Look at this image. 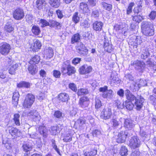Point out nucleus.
Returning <instances> with one entry per match:
<instances>
[{
  "instance_id": "1",
  "label": "nucleus",
  "mask_w": 156,
  "mask_h": 156,
  "mask_svg": "<svg viewBox=\"0 0 156 156\" xmlns=\"http://www.w3.org/2000/svg\"><path fill=\"white\" fill-rule=\"evenodd\" d=\"M141 28L143 34L147 36H153L154 34V29L153 24L151 22H144L142 23Z\"/></svg>"
},
{
  "instance_id": "2",
  "label": "nucleus",
  "mask_w": 156,
  "mask_h": 156,
  "mask_svg": "<svg viewBox=\"0 0 156 156\" xmlns=\"http://www.w3.org/2000/svg\"><path fill=\"white\" fill-rule=\"evenodd\" d=\"M61 71L63 74H67L69 76L72 75L76 72L75 68L71 66L69 60L64 62L62 64Z\"/></svg>"
},
{
  "instance_id": "3",
  "label": "nucleus",
  "mask_w": 156,
  "mask_h": 156,
  "mask_svg": "<svg viewBox=\"0 0 156 156\" xmlns=\"http://www.w3.org/2000/svg\"><path fill=\"white\" fill-rule=\"evenodd\" d=\"M34 96L31 94H27L23 104V106L25 108H30L35 101Z\"/></svg>"
},
{
  "instance_id": "4",
  "label": "nucleus",
  "mask_w": 156,
  "mask_h": 156,
  "mask_svg": "<svg viewBox=\"0 0 156 156\" xmlns=\"http://www.w3.org/2000/svg\"><path fill=\"white\" fill-rule=\"evenodd\" d=\"M11 47L10 44L6 42L0 44V53L4 55H7L10 52Z\"/></svg>"
},
{
  "instance_id": "5",
  "label": "nucleus",
  "mask_w": 156,
  "mask_h": 156,
  "mask_svg": "<svg viewBox=\"0 0 156 156\" xmlns=\"http://www.w3.org/2000/svg\"><path fill=\"white\" fill-rule=\"evenodd\" d=\"M114 28L119 33H122L125 34L128 30V26L125 23H122L119 24H115Z\"/></svg>"
},
{
  "instance_id": "6",
  "label": "nucleus",
  "mask_w": 156,
  "mask_h": 156,
  "mask_svg": "<svg viewBox=\"0 0 156 156\" xmlns=\"http://www.w3.org/2000/svg\"><path fill=\"white\" fill-rule=\"evenodd\" d=\"M24 12L23 9L18 8L15 9L13 13V18L17 20H20L24 17Z\"/></svg>"
},
{
  "instance_id": "7",
  "label": "nucleus",
  "mask_w": 156,
  "mask_h": 156,
  "mask_svg": "<svg viewBox=\"0 0 156 156\" xmlns=\"http://www.w3.org/2000/svg\"><path fill=\"white\" fill-rule=\"evenodd\" d=\"M141 141L138 137L136 136H133L129 141V144L133 148L139 147L141 144Z\"/></svg>"
},
{
  "instance_id": "8",
  "label": "nucleus",
  "mask_w": 156,
  "mask_h": 156,
  "mask_svg": "<svg viewBox=\"0 0 156 156\" xmlns=\"http://www.w3.org/2000/svg\"><path fill=\"white\" fill-rule=\"evenodd\" d=\"M112 115L111 109L110 107L109 106L103 109L101 112V118L106 120L110 119Z\"/></svg>"
},
{
  "instance_id": "9",
  "label": "nucleus",
  "mask_w": 156,
  "mask_h": 156,
  "mask_svg": "<svg viewBox=\"0 0 156 156\" xmlns=\"http://www.w3.org/2000/svg\"><path fill=\"white\" fill-rule=\"evenodd\" d=\"M144 98L141 95H138L134 103V107L136 110L140 111L143 105Z\"/></svg>"
},
{
  "instance_id": "10",
  "label": "nucleus",
  "mask_w": 156,
  "mask_h": 156,
  "mask_svg": "<svg viewBox=\"0 0 156 156\" xmlns=\"http://www.w3.org/2000/svg\"><path fill=\"white\" fill-rule=\"evenodd\" d=\"M121 81L118 77L117 73L115 72H112L109 80L110 85L113 86L115 84H118L120 83Z\"/></svg>"
},
{
  "instance_id": "11",
  "label": "nucleus",
  "mask_w": 156,
  "mask_h": 156,
  "mask_svg": "<svg viewBox=\"0 0 156 156\" xmlns=\"http://www.w3.org/2000/svg\"><path fill=\"white\" fill-rule=\"evenodd\" d=\"M76 49L78 53L83 56L87 55L88 53V50L82 42H79L77 43Z\"/></svg>"
},
{
  "instance_id": "12",
  "label": "nucleus",
  "mask_w": 156,
  "mask_h": 156,
  "mask_svg": "<svg viewBox=\"0 0 156 156\" xmlns=\"http://www.w3.org/2000/svg\"><path fill=\"white\" fill-rule=\"evenodd\" d=\"M119 120L121 122L124 121V126L126 129L128 130H131L134 127L135 125L133 122L129 119H122L120 118Z\"/></svg>"
},
{
  "instance_id": "13",
  "label": "nucleus",
  "mask_w": 156,
  "mask_h": 156,
  "mask_svg": "<svg viewBox=\"0 0 156 156\" xmlns=\"http://www.w3.org/2000/svg\"><path fill=\"white\" fill-rule=\"evenodd\" d=\"M89 104V99L87 97H83L80 99L79 104L81 107L87 109Z\"/></svg>"
},
{
  "instance_id": "14",
  "label": "nucleus",
  "mask_w": 156,
  "mask_h": 156,
  "mask_svg": "<svg viewBox=\"0 0 156 156\" xmlns=\"http://www.w3.org/2000/svg\"><path fill=\"white\" fill-rule=\"evenodd\" d=\"M136 70L139 71L141 70L144 68L145 64L142 61L136 60L133 62L131 64Z\"/></svg>"
},
{
  "instance_id": "15",
  "label": "nucleus",
  "mask_w": 156,
  "mask_h": 156,
  "mask_svg": "<svg viewBox=\"0 0 156 156\" xmlns=\"http://www.w3.org/2000/svg\"><path fill=\"white\" fill-rule=\"evenodd\" d=\"M140 53L141 58L142 59H145L147 58L150 55L149 49L147 47H143L141 48Z\"/></svg>"
},
{
  "instance_id": "16",
  "label": "nucleus",
  "mask_w": 156,
  "mask_h": 156,
  "mask_svg": "<svg viewBox=\"0 0 156 156\" xmlns=\"http://www.w3.org/2000/svg\"><path fill=\"white\" fill-rule=\"evenodd\" d=\"M28 115L32 119H35L36 120H39L41 119L39 114L36 110L35 109L31 110L28 113Z\"/></svg>"
},
{
  "instance_id": "17",
  "label": "nucleus",
  "mask_w": 156,
  "mask_h": 156,
  "mask_svg": "<svg viewBox=\"0 0 156 156\" xmlns=\"http://www.w3.org/2000/svg\"><path fill=\"white\" fill-rule=\"evenodd\" d=\"M125 131H121L119 133L116 138V142L119 143H122L125 142L126 139Z\"/></svg>"
},
{
  "instance_id": "18",
  "label": "nucleus",
  "mask_w": 156,
  "mask_h": 156,
  "mask_svg": "<svg viewBox=\"0 0 156 156\" xmlns=\"http://www.w3.org/2000/svg\"><path fill=\"white\" fill-rule=\"evenodd\" d=\"M41 46V44L39 40H34L33 41V43L31 45L30 48L33 51H36L40 49Z\"/></svg>"
},
{
  "instance_id": "19",
  "label": "nucleus",
  "mask_w": 156,
  "mask_h": 156,
  "mask_svg": "<svg viewBox=\"0 0 156 156\" xmlns=\"http://www.w3.org/2000/svg\"><path fill=\"white\" fill-rule=\"evenodd\" d=\"M92 69L90 66H88L87 65H84L80 68V72L81 74L88 73L91 71Z\"/></svg>"
},
{
  "instance_id": "20",
  "label": "nucleus",
  "mask_w": 156,
  "mask_h": 156,
  "mask_svg": "<svg viewBox=\"0 0 156 156\" xmlns=\"http://www.w3.org/2000/svg\"><path fill=\"white\" fill-rule=\"evenodd\" d=\"M43 53L44 56L46 57L47 58H50L53 55V50L51 47H49L48 48L45 49L43 52Z\"/></svg>"
},
{
  "instance_id": "21",
  "label": "nucleus",
  "mask_w": 156,
  "mask_h": 156,
  "mask_svg": "<svg viewBox=\"0 0 156 156\" xmlns=\"http://www.w3.org/2000/svg\"><path fill=\"white\" fill-rule=\"evenodd\" d=\"M9 132L12 136L15 137L20 135V133L18 129L16 128L12 127L9 130Z\"/></svg>"
},
{
  "instance_id": "22",
  "label": "nucleus",
  "mask_w": 156,
  "mask_h": 156,
  "mask_svg": "<svg viewBox=\"0 0 156 156\" xmlns=\"http://www.w3.org/2000/svg\"><path fill=\"white\" fill-rule=\"evenodd\" d=\"M103 23L101 22H95L93 24V28L96 31H100L101 30Z\"/></svg>"
},
{
  "instance_id": "23",
  "label": "nucleus",
  "mask_w": 156,
  "mask_h": 156,
  "mask_svg": "<svg viewBox=\"0 0 156 156\" xmlns=\"http://www.w3.org/2000/svg\"><path fill=\"white\" fill-rule=\"evenodd\" d=\"M69 96L68 94L66 93L60 94L58 96L59 100L61 101L64 102L67 101L69 99Z\"/></svg>"
},
{
  "instance_id": "24",
  "label": "nucleus",
  "mask_w": 156,
  "mask_h": 156,
  "mask_svg": "<svg viewBox=\"0 0 156 156\" xmlns=\"http://www.w3.org/2000/svg\"><path fill=\"white\" fill-rule=\"evenodd\" d=\"M113 94L112 90H107L106 92H104L103 93L102 96L104 98L111 99L113 97Z\"/></svg>"
},
{
  "instance_id": "25",
  "label": "nucleus",
  "mask_w": 156,
  "mask_h": 156,
  "mask_svg": "<svg viewBox=\"0 0 156 156\" xmlns=\"http://www.w3.org/2000/svg\"><path fill=\"white\" fill-rule=\"evenodd\" d=\"M32 33L35 35H38L41 32L40 28L37 25H33L31 28Z\"/></svg>"
},
{
  "instance_id": "26",
  "label": "nucleus",
  "mask_w": 156,
  "mask_h": 156,
  "mask_svg": "<svg viewBox=\"0 0 156 156\" xmlns=\"http://www.w3.org/2000/svg\"><path fill=\"white\" fill-rule=\"evenodd\" d=\"M18 66V64L16 63L10 66L8 70L9 73L11 75H15L16 71L17 69Z\"/></svg>"
},
{
  "instance_id": "27",
  "label": "nucleus",
  "mask_w": 156,
  "mask_h": 156,
  "mask_svg": "<svg viewBox=\"0 0 156 156\" xmlns=\"http://www.w3.org/2000/svg\"><path fill=\"white\" fill-rule=\"evenodd\" d=\"M146 64L148 67H150V69L153 71V72L154 73L155 71H156V64H155L154 62L150 60L147 61Z\"/></svg>"
},
{
  "instance_id": "28",
  "label": "nucleus",
  "mask_w": 156,
  "mask_h": 156,
  "mask_svg": "<svg viewBox=\"0 0 156 156\" xmlns=\"http://www.w3.org/2000/svg\"><path fill=\"white\" fill-rule=\"evenodd\" d=\"M61 130V128H59L58 126H57L51 127L49 129L51 134L54 135H56L57 133H59Z\"/></svg>"
},
{
  "instance_id": "29",
  "label": "nucleus",
  "mask_w": 156,
  "mask_h": 156,
  "mask_svg": "<svg viewBox=\"0 0 156 156\" xmlns=\"http://www.w3.org/2000/svg\"><path fill=\"white\" fill-rule=\"evenodd\" d=\"M80 11L81 12L85 13L87 12L88 9V5L86 2L80 3Z\"/></svg>"
},
{
  "instance_id": "30",
  "label": "nucleus",
  "mask_w": 156,
  "mask_h": 156,
  "mask_svg": "<svg viewBox=\"0 0 156 156\" xmlns=\"http://www.w3.org/2000/svg\"><path fill=\"white\" fill-rule=\"evenodd\" d=\"M101 7L105 10L110 11L112 9V5L111 4L102 2L101 3Z\"/></svg>"
},
{
  "instance_id": "31",
  "label": "nucleus",
  "mask_w": 156,
  "mask_h": 156,
  "mask_svg": "<svg viewBox=\"0 0 156 156\" xmlns=\"http://www.w3.org/2000/svg\"><path fill=\"white\" fill-rule=\"evenodd\" d=\"M81 36L78 33L75 34L72 37L71 43L74 44L75 43L79 42L80 40Z\"/></svg>"
},
{
  "instance_id": "32",
  "label": "nucleus",
  "mask_w": 156,
  "mask_h": 156,
  "mask_svg": "<svg viewBox=\"0 0 156 156\" xmlns=\"http://www.w3.org/2000/svg\"><path fill=\"white\" fill-rule=\"evenodd\" d=\"M40 134L44 137H46L48 135V130L46 128L43 126H40L38 129Z\"/></svg>"
},
{
  "instance_id": "33",
  "label": "nucleus",
  "mask_w": 156,
  "mask_h": 156,
  "mask_svg": "<svg viewBox=\"0 0 156 156\" xmlns=\"http://www.w3.org/2000/svg\"><path fill=\"white\" fill-rule=\"evenodd\" d=\"M28 70L29 73L32 75L35 74L37 72V66L35 65H34L33 64H30L29 66Z\"/></svg>"
},
{
  "instance_id": "34",
  "label": "nucleus",
  "mask_w": 156,
  "mask_h": 156,
  "mask_svg": "<svg viewBox=\"0 0 156 156\" xmlns=\"http://www.w3.org/2000/svg\"><path fill=\"white\" fill-rule=\"evenodd\" d=\"M40 60V56L38 55H35L29 61L30 64H34L38 63Z\"/></svg>"
},
{
  "instance_id": "35",
  "label": "nucleus",
  "mask_w": 156,
  "mask_h": 156,
  "mask_svg": "<svg viewBox=\"0 0 156 156\" xmlns=\"http://www.w3.org/2000/svg\"><path fill=\"white\" fill-rule=\"evenodd\" d=\"M20 95L18 92H15L13 93L12 97V103L15 105L18 104Z\"/></svg>"
},
{
  "instance_id": "36",
  "label": "nucleus",
  "mask_w": 156,
  "mask_h": 156,
  "mask_svg": "<svg viewBox=\"0 0 156 156\" xmlns=\"http://www.w3.org/2000/svg\"><path fill=\"white\" fill-rule=\"evenodd\" d=\"M104 48L105 50L108 52H110L112 46L108 40H105L104 42Z\"/></svg>"
},
{
  "instance_id": "37",
  "label": "nucleus",
  "mask_w": 156,
  "mask_h": 156,
  "mask_svg": "<svg viewBox=\"0 0 156 156\" xmlns=\"http://www.w3.org/2000/svg\"><path fill=\"white\" fill-rule=\"evenodd\" d=\"M130 88L133 90V91L138 90L140 88V86L137 80H134Z\"/></svg>"
},
{
  "instance_id": "38",
  "label": "nucleus",
  "mask_w": 156,
  "mask_h": 156,
  "mask_svg": "<svg viewBox=\"0 0 156 156\" xmlns=\"http://www.w3.org/2000/svg\"><path fill=\"white\" fill-rule=\"evenodd\" d=\"M51 27L59 28L61 27V24L54 20L49 21V26Z\"/></svg>"
},
{
  "instance_id": "39",
  "label": "nucleus",
  "mask_w": 156,
  "mask_h": 156,
  "mask_svg": "<svg viewBox=\"0 0 156 156\" xmlns=\"http://www.w3.org/2000/svg\"><path fill=\"white\" fill-rule=\"evenodd\" d=\"M30 86V84L29 83L25 81H22L17 84V86L19 88L26 87L29 88Z\"/></svg>"
},
{
  "instance_id": "40",
  "label": "nucleus",
  "mask_w": 156,
  "mask_h": 156,
  "mask_svg": "<svg viewBox=\"0 0 156 156\" xmlns=\"http://www.w3.org/2000/svg\"><path fill=\"white\" fill-rule=\"evenodd\" d=\"M84 154L85 156H94L96 155L97 153V150L96 149H93L90 152L83 151Z\"/></svg>"
},
{
  "instance_id": "41",
  "label": "nucleus",
  "mask_w": 156,
  "mask_h": 156,
  "mask_svg": "<svg viewBox=\"0 0 156 156\" xmlns=\"http://www.w3.org/2000/svg\"><path fill=\"white\" fill-rule=\"evenodd\" d=\"M49 3L52 7L55 8L58 7L60 5L58 0H50Z\"/></svg>"
},
{
  "instance_id": "42",
  "label": "nucleus",
  "mask_w": 156,
  "mask_h": 156,
  "mask_svg": "<svg viewBox=\"0 0 156 156\" xmlns=\"http://www.w3.org/2000/svg\"><path fill=\"white\" fill-rule=\"evenodd\" d=\"M13 27H12V24L9 22L6 23L5 26V30L8 32H11L13 30Z\"/></svg>"
},
{
  "instance_id": "43",
  "label": "nucleus",
  "mask_w": 156,
  "mask_h": 156,
  "mask_svg": "<svg viewBox=\"0 0 156 156\" xmlns=\"http://www.w3.org/2000/svg\"><path fill=\"white\" fill-rule=\"evenodd\" d=\"M124 106L127 109L131 110L134 107V104H133L131 101H126L125 103Z\"/></svg>"
},
{
  "instance_id": "44",
  "label": "nucleus",
  "mask_w": 156,
  "mask_h": 156,
  "mask_svg": "<svg viewBox=\"0 0 156 156\" xmlns=\"http://www.w3.org/2000/svg\"><path fill=\"white\" fill-rule=\"evenodd\" d=\"M78 13L75 12L72 17V21L75 24L78 23L80 21V17L78 16Z\"/></svg>"
},
{
  "instance_id": "45",
  "label": "nucleus",
  "mask_w": 156,
  "mask_h": 156,
  "mask_svg": "<svg viewBox=\"0 0 156 156\" xmlns=\"http://www.w3.org/2000/svg\"><path fill=\"white\" fill-rule=\"evenodd\" d=\"M6 64L9 66H11L16 63L12 58L7 57L5 59Z\"/></svg>"
},
{
  "instance_id": "46",
  "label": "nucleus",
  "mask_w": 156,
  "mask_h": 156,
  "mask_svg": "<svg viewBox=\"0 0 156 156\" xmlns=\"http://www.w3.org/2000/svg\"><path fill=\"white\" fill-rule=\"evenodd\" d=\"M89 93L88 90L86 89H81L78 90L77 94L79 96H81L85 94H87Z\"/></svg>"
},
{
  "instance_id": "47",
  "label": "nucleus",
  "mask_w": 156,
  "mask_h": 156,
  "mask_svg": "<svg viewBox=\"0 0 156 156\" xmlns=\"http://www.w3.org/2000/svg\"><path fill=\"white\" fill-rule=\"evenodd\" d=\"M127 152L128 150L127 148L124 146H123L120 149V154L122 156H126L128 154Z\"/></svg>"
},
{
  "instance_id": "48",
  "label": "nucleus",
  "mask_w": 156,
  "mask_h": 156,
  "mask_svg": "<svg viewBox=\"0 0 156 156\" xmlns=\"http://www.w3.org/2000/svg\"><path fill=\"white\" fill-rule=\"evenodd\" d=\"M51 146L55 151L60 155H61V153L59 151V150L57 148V146L55 143V140L52 139L51 140Z\"/></svg>"
},
{
  "instance_id": "49",
  "label": "nucleus",
  "mask_w": 156,
  "mask_h": 156,
  "mask_svg": "<svg viewBox=\"0 0 156 156\" xmlns=\"http://www.w3.org/2000/svg\"><path fill=\"white\" fill-rule=\"evenodd\" d=\"M39 24H41V27H42L49 26V23L44 19H41L40 20Z\"/></svg>"
},
{
  "instance_id": "50",
  "label": "nucleus",
  "mask_w": 156,
  "mask_h": 156,
  "mask_svg": "<svg viewBox=\"0 0 156 156\" xmlns=\"http://www.w3.org/2000/svg\"><path fill=\"white\" fill-rule=\"evenodd\" d=\"M110 122L112 125V127L114 129H117L118 126L119 125L118 122L115 119H112Z\"/></svg>"
},
{
  "instance_id": "51",
  "label": "nucleus",
  "mask_w": 156,
  "mask_h": 156,
  "mask_svg": "<svg viewBox=\"0 0 156 156\" xmlns=\"http://www.w3.org/2000/svg\"><path fill=\"white\" fill-rule=\"evenodd\" d=\"M20 115L18 114H16L14 115L13 120L16 124L17 126L20 125L19 118Z\"/></svg>"
},
{
  "instance_id": "52",
  "label": "nucleus",
  "mask_w": 156,
  "mask_h": 156,
  "mask_svg": "<svg viewBox=\"0 0 156 156\" xmlns=\"http://www.w3.org/2000/svg\"><path fill=\"white\" fill-rule=\"evenodd\" d=\"M143 20L142 17L139 15L135 16H133V21H135L137 23L140 22Z\"/></svg>"
},
{
  "instance_id": "53",
  "label": "nucleus",
  "mask_w": 156,
  "mask_h": 156,
  "mask_svg": "<svg viewBox=\"0 0 156 156\" xmlns=\"http://www.w3.org/2000/svg\"><path fill=\"white\" fill-rule=\"evenodd\" d=\"M134 5V3L133 2H131L129 4L126 10V13L127 14H129L132 12V8Z\"/></svg>"
},
{
  "instance_id": "54",
  "label": "nucleus",
  "mask_w": 156,
  "mask_h": 156,
  "mask_svg": "<svg viewBox=\"0 0 156 156\" xmlns=\"http://www.w3.org/2000/svg\"><path fill=\"white\" fill-rule=\"evenodd\" d=\"M44 0H37L36 2V7L38 9H41L42 8V5Z\"/></svg>"
},
{
  "instance_id": "55",
  "label": "nucleus",
  "mask_w": 156,
  "mask_h": 156,
  "mask_svg": "<svg viewBox=\"0 0 156 156\" xmlns=\"http://www.w3.org/2000/svg\"><path fill=\"white\" fill-rule=\"evenodd\" d=\"M63 115L62 112L59 111H55L54 114V116L57 118L61 119L63 117Z\"/></svg>"
},
{
  "instance_id": "56",
  "label": "nucleus",
  "mask_w": 156,
  "mask_h": 156,
  "mask_svg": "<svg viewBox=\"0 0 156 156\" xmlns=\"http://www.w3.org/2000/svg\"><path fill=\"white\" fill-rule=\"evenodd\" d=\"M149 100L151 103L156 105V96L155 95L150 96L149 98Z\"/></svg>"
},
{
  "instance_id": "57",
  "label": "nucleus",
  "mask_w": 156,
  "mask_h": 156,
  "mask_svg": "<svg viewBox=\"0 0 156 156\" xmlns=\"http://www.w3.org/2000/svg\"><path fill=\"white\" fill-rule=\"evenodd\" d=\"M115 105L118 108L122 109L124 108L125 104L124 103H121L119 100H117L115 101Z\"/></svg>"
},
{
  "instance_id": "58",
  "label": "nucleus",
  "mask_w": 156,
  "mask_h": 156,
  "mask_svg": "<svg viewBox=\"0 0 156 156\" xmlns=\"http://www.w3.org/2000/svg\"><path fill=\"white\" fill-rule=\"evenodd\" d=\"M142 7L141 5H139L137 7H135L133 9V12L134 13L138 14V13L142 12Z\"/></svg>"
},
{
  "instance_id": "59",
  "label": "nucleus",
  "mask_w": 156,
  "mask_h": 156,
  "mask_svg": "<svg viewBox=\"0 0 156 156\" xmlns=\"http://www.w3.org/2000/svg\"><path fill=\"white\" fill-rule=\"evenodd\" d=\"M63 140L64 141L66 142H70L72 140V136L69 133L67 134L64 137Z\"/></svg>"
},
{
  "instance_id": "60",
  "label": "nucleus",
  "mask_w": 156,
  "mask_h": 156,
  "mask_svg": "<svg viewBox=\"0 0 156 156\" xmlns=\"http://www.w3.org/2000/svg\"><path fill=\"white\" fill-rule=\"evenodd\" d=\"M102 105V104L100 100L98 98L95 99V107L96 108L98 109Z\"/></svg>"
},
{
  "instance_id": "61",
  "label": "nucleus",
  "mask_w": 156,
  "mask_h": 156,
  "mask_svg": "<svg viewBox=\"0 0 156 156\" xmlns=\"http://www.w3.org/2000/svg\"><path fill=\"white\" fill-rule=\"evenodd\" d=\"M22 147L24 151L25 152L30 151L32 149L31 146L29 144H23L22 146Z\"/></svg>"
},
{
  "instance_id": "62",
  "label": "nucleus",
  "mask_w": 156,
  "mask_h": 156,
  "mask_svg": "<svg viewBox=\"0 0 156 156\" xmlns=\"http://www.w3.org/2000/svg\"><path fill=\"white\" fill-rule=\"evenodd\" d=\"M85 120L81 118L77 120L76 123L78 124L79 126H82L85 123Z\"/></svg>"
},
{
  "instance_id": "63",
  "label": "nucleus",
  "mask_w": 156,
  "mask_h": 156,
  "mask_svg": "<svg viewBox=\"0 0 156 156\" xmlns=\"http://www.w3.org/2000/svg\"><path fill=\"white\" fill-rule=\"evenodd\" d=\"M80 25L81 27L84 28H88L90 26V25L88 23L87 21L85 20L81 22Z\"/></svg>"
},
{
  "instance_id": "64",
  "label": "nucleus",
  "mask_w": 156,
  "mask_h": 156,
  "mask_svg": "<svg viewBox=\"0 0 156 156\" xmlns=\"http://www.w3.org/2000/svg\"><path fill=\"white\" fill-rule=\"evenodd\" d=\"M61 75L60 72L59 70H55L53 71V75L55 78H60Z\"/></svg>"
}]
</instances>
